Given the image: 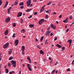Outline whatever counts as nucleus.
Wrapping results in <instances>:
<instances>
[{"instance_id":"b1692460","label":"nucleus","mask_w":74,"mask_h":74,"mask_svg":"<svg viewBox=\"0 0 74 74\" xmlns=\"http://www.w3.org/2000/svg\"><path fill=\"white\" fill-rule=\"evenodd\" d=\"M25 29H22L21 31V33H25Z\"/></svg>"},{"instance_id":"2eb2a0df","label":"nucleus","mask_w":74,"mask_h":74,"mask_svg":"<svg viewBox=\"0 0 74 74\" xmlns=\"http://www.w3.org/2000/svg\"><path fill=\"white\" fill-rule=\"evenodd\" d=\"M56 46L57 47H58V48H61L62 47V46H60V45H59V44H57L56 45Z\"/></svg>"},{"instance_id":"412c9836","label":"nucleus","mask_w":74,"mask_h":74,"mask_svg":"<svg viewBox=\"0 0 74 74\" xmlns=\"http://www.w3.org/2000/svg\"><path fill=\"white\" fill-rule=\"evenodd\" d=\"M24 4V3H23V2H21V3H20L19 4V5L21 6V5H23Z\"/></svg>"},{"instance_id":"20e7f679","label":"nucleus","mask_w":74,"mask_h":74,"mask_svg":"<svg viewBox=\"0 0 74 74\" xmlns=\"http://www.w3.org/2000/svg\"><path fill=\"white\" fill-rule=\"evenodd\" d=\"M68 42L69 43V48H70V46H71V43L72 42V40H68Z\"/></svg>"},{"instance_id":"4be33fe9","label":"nucleus","mask_w":74,"mask_h":74,"mask_svg":"<svg viewBox=\"0 0 74 74\" xmlns=\"http://www.w3.org/2000/svg\"><path fill=\"white\" fill-rule=\"evenodd\" d=\"M5 70L6 74L8 73V72L9 71H8V69H6Z\"/></svg>"},{"instance_id":"e2e57ef3","label":"nucleus","mask_w":74,"mask_h":74,"mask_svg":"<svg viewBox=\"0 0 74 74\" xmlns=\"http://www.w3.org/2000/svg\"><path fill=\"white\" fill-rule=\"evenodd\" d=\"M69 29H67L66 30V32H69Z\"/></svg>"},{"instance_id":"37998d69","label":"nucleus","mask_w":74,"mask_h":74,"mask_svg":"<svg viewBox=\"0 0 74 74\" xmlns=\"http://www.w3.org/2000/svg\"><path fill=\"white\" fill-rule=\"evenodd\" d=\"M58 5H59V7H60V2L58 4Z\"/></svg>"},{"instance_id":"8fccbe9b","label":"nucleus","mask_w":74,"mask_h":74,"mask_svg":"<svg viewBox=\"0 0 74 74\" xmlns=\"http://www.w3.org/2000/svg\"><path fill=\"white\" fill-rule=\"evenodd\" d=\"M52 28L53 29H56V27H55V26H53Z\"/></svg>"},{"instance_id":"0e129e2a","label":"nucleus","mask_w":74,"mask_h":74,"mask_svg":"<svg viewBox=\"0 0 74 74\" xmlns=\"http://www.w3.org/2000/svg\"><path fill=\"white\" fill-rule=\"evenodd\" d=\"M57 63H58V61H57L56 62V63L55 64V66H56V65H57Z\"/></svg>"},{"instance_id":"0eeeda50","label":"nucleus","mask_w":74,"mask_h":74,"mask_svg":"<svg viewBox=\"0 0 74 74\" xmlns=\"http://www.w3.org/2000/svg\"><path fill=\"white\" fill-rule=\"evenodd\" d=\"M14 43L16 44V46L18 44V40L17 39L14 42Z\"/></svg>"},{"instance_id":"f704fd0d","label":"nucleus","mask_w":74,"mask_h":74,"mask_svg":"<svg viewBox=\"0 0 74 74\" xmlns=\"http://www.w3.org/2000/svg\"><path fill=\"white\" fill-rule=\"evenodd\" d=\"M13 27H15V26H16V25H15V23H14L13 24Z\"/></svg>"},{"instance_id":"ddd939ff","label":"nucleus","mask_w":74,"mask_h":74,"mask_svg":"<svg viewBox=\"0 0 74 74\" xmlns=\"http://www.w3.org/2000/svg\"><path fill=\"white\" fill-rule=\"evenodd\" d=\"M40 54H42V55H44V53L43 52V51H42V50H41L40 51Z\"/></svg>"},{"instance_id":"f03ea898","label":"nucleus","mask_w":74,"mask_h":74,"mask_svg":"<svg viewBox=\"0 0 74 74\" xmlns=\"http://www.w3.org/2000/svg\"><path fill=\"white\" fill-rule=\"evenodd\" d=\"M44 18H42V19H41L39 21V24L40 25H42V23L44 22Z\"/></svg>"},{"instance_id":"13d9d810","label":"nucleus","mask_w":74,"mask_h":74,"mask_svg":"<svg viewBox=\"0 0 74 74\" xmlns=\"http://www.w3.org/2000/svg\"><path fill=\"white\" fill-rule=\"evenodd\" d=\"M10 11L9 10H8V14H10Z\"/></svg>"},{"instance_id":"bf43d9fd","label":"nucleus","mask_w":74,"mask_h":74,"mask_svg":"<svg viewBox=\"0 0 74 74\" xmlns=\"http://www.w3.org/2000/svg\"><path fill=\"white\" fill-rule=\"evenodd\" d=\"M47 29L48 30H49V29H50V27H49Z\"/></svg>"},{"instance_id":"6e6552de","label":"nucleus","mask_w":74,"mask_h":74,"mask_svg":"<svg viewBox=\"0 0 74 74\" xmlns=\"http://www.w3.org/2000/svg\"><path fill=\"white\" fill-rule=\"evenodd\" d=\"M51 33V31H48L47 32V33L46 34V36H47L48 35V36L49 35V34Z\"/></svg>"},{"instance_id":"4c0bfd02","label":"nucleus","mask_w":74,"mask_h":74,"mask_svg":"<svg viewBox=\"0 0 74 74\" xmlns=\"http://www.w3.org/2000/svg\"><path fill=\"white\" fill-rule=\"evenodd\" d=\"M70 71V68H69L67 70V71L69 72V71Z\"/></svg>"},{"instance_id":"dca6fc26","label":"nucleus","mask_w":74,"mask_h":74,"mask_svg":"<svg viewBox=\"0 0 74 74\" xmlns=\"http://www.w3.org/2000/svg\"><path fill=\"white\" fill-rule=\"evenodd\" d=\"M12 50H10L8 53V54H9V55H10V54H11V53H12Z\"/></svg>"},{"instance_id":"e433bc0d","label":"nucleus","mask_w":74,"mask_h":74,"mask_svg":"<svg viewBox=\"0 0 74 74\" xmlns=\"http://www.w3.org/2000/svg\"><path fill=\"white\" fill-rule=\"evenodd\" d=\"M37 47H38V48H39V49H41V47H40V46H39V45L37 46Z\"/></svg>"},{"instance_id":"393cba45","label":"nucleus","mask_w":74,"mask_h":74,"mask_svg":"<svg viewBox=\"0 0 74 74\" xmlns=\"http://www.w3.org/2000/svg\"><path fill=\"white\" fill-rule=\"evenodd\" d=\"M32 9H27V10H26V12H29L30 11H31Z\"/></svg>"},{"instance_id":"72a5a7b5","label":"nucleus","mask_w":74,"mask_h":74,"mask_svg":"<svg viewBox=\"0 0 74 74\" xmlns=\"http://www.w3.org/2000/svg\"><path fill=\"white\" fill-rule=\"evenodd\" d=\"M37 12H35L34 13V15H37Z\"/></svg>"},{"instance_id":"3c124183","label":"nucleus","mask_w":74,"mask_h":74,"mask_svg":"<svg viewBox=\"0 0 74 74\" xmlns=\"http://www.w3.org/2000/svg\"><path fill=\"white\" fill-rule=\"evenodd\" d=\"M32 16L31 15L29 17H28V18H32Z\"/></svg>"},{"instance_id":"6ab92c4d","label":"nucleus","mask_w":74,"mask_h":74,"mask_svg":"<svg viewBox=\"0 0 74 74\" xmlns=\"http://www.w3.org/2000/svg\"><path fill=\"white\" fill-rule=\"evenodd\" d=\"M47 41H48V39H46L45 41V44H48L49 43L47 42Z\"/></svg>"},{"instance_id":"4468645a","label":"nucleus","mask_w":74,"mask_h":74,"mask_svg":"<svg viewBox=\"0 0 74 74\" xmlns=\"http://www.w3.org/2000/svg\"><path fill=\"white\" fill-rule=\"evenodd\" d=\"M29 26L30 27V28H32V27H34V25L32 24H30L29 25Z\"/></svg>"},{"instance_id":"a878e982","label":"nucleus","mask_w":74,"mask_h":74,"mask_svg":"<svg viewBox=\"0 0 74 74\" xmlns=\"http://www.w3.org/2000/svg\"><path fill=\"white\" fill-rule=\"evenodd\" d=\"M61 49H62V51H64V50L65 49V47H63L61 48Z\"/></svg>"},{"instance_id":"5fc2aeb1","label":"nucleus","mask_w":74,"mask_h":74,"mask_svg":"<svg viewBox=\"0 0 74 74\" xmlns=\"http://www.w3.org/2000/svg\"><path fill=\"white\" fill-rule=\"evenodd\" d=\"M22 72V71H21L20 70L19 71V74H21V72Z\"/></svg>"},{"instance_id":"09e8293b","label":"nucleus","mask_w":74,"mask_h":74,"mask_svg":"<svg viewBox=\"0 0 74 74\" xmlns=\"http://www.w3.org/2000/svg\"><path fill=\"white\" fill-rule=\"evenodd\" d=\"M21 23H23V19H21Z\"/></svg>"},{"instance_id":"de8ad7c7","label":"nucleus","mask_w":74,"mask_h":74,"mask_svg":"<svg viewBox=\"0 0 74 74\" xmlns=\"http://www.w3.org/2000/svg\"><path fill=\"white\" fill-rule=\"evenodd\" d=\"M57 39H58V38L57 37L55 38H54V41H56Z\"/></svg>"},{"instance_id":"a19ab883","label":"nucleus","mask_w":74,"mask_h":74,"mask_svg":"<svg viewBox=\"0 0 74 74\" xmlns=\"http://www.w3.org/2000/svg\"><path fill=\"white\" fill-rule=\"evenodd\" d=\"M27 66L28 68L30 67V64H27Z\"/></svg>"},{"instance_id":"4d7b16f0","label":"nucleus","mask_w":74,"mask_h":74,"mask_svg":"<svg viewBox=\"0 0 74 74\" xmlns=\"http://www.w3.org/2000/svg\"><path fill=\"white\" fill-rule=\"evenodd\" d=\"M59 18H62V15H60L59 16Z\"/></svg>"},{"instance_id":"1a4fd4ad","label":"nucleus","mask_w":74,"mask_h":74,"mask_svg":"<svg viewBox=\"0 0 74 74\" xmlns=\"http://www.w3.org/2000/svg\"><path fill=\"white\" fill-rule=\"evenodd\" d=\"M68 19H69V18H67L65 20L63 21V22H64V23H67L68 22Z\"/></svg>"},{"instance_id":"f8f14e48","label":"nucleus","mask_w":74,"mask_h":74,"mask_svg":"<svg viewBox=\"0 0 74 74\" xmlns=\"http://www.w3.org/2000/svg\"><path fill=\"white\" fill-rule=\"evenodd\" d=\"M44 10V8H43V7H42L40 10V12H42Z\"/></svg>"},{"instance_id":"49530a36","label":"nucleus","mask_w":74,"mask_h":74,"mask_svg":"<svg viewBox=\"0 0 74 74\" xmlns=\"http://www.w3.org/2000/svg\"><path fill=\"white\" fill-rule=\"evenodd\" d=\"M54 26H53V24H51V27H52V28H53V27Z\"/></svg>"},{"instance_id":"2f4dec72","label":"nucleus","mask_w":74,"mask_h":74,"mask_svg":"<svg viewBox=\"0 0 74 74\" xmlns=\"http://www.w3.org/2000/svg\"><path fill=\"white\" fill-rule=\"evenodd\" d=\"M45 17L46 19H48V15H46L45 16Z\"/></svg>"},{"instance_id":"69168bd1","label":"nucleus","mask_w":74,"mask_h":74,"mask_svg":"<svg viewBox=\"0 0 74 74\" xmlns=\"http://www.w3.org/2000/svg\"><path fill=\"white\" fill-rule=\"evenodd\" d=\"M34 63L36 65H37V63L36 62H34Z\"/></svg>"},{"instance_id":"864d4df0","label":"nucleus","mask_w":74,"mask_h":74,"mask_svg":"<svg viewBox=\"0 0 74 74\" xmlns=\"http://www.w3.org/2000/svg\"><path fill=\"white\" fill-rule=\"evenodd\" d=\"M53 33H51L50 34V36H53Z\"/></svg>"},{"instance_id":"f3484780","label":"nucleus","mask_w":74,"mask_h":74,"mask_svg":"<svg viewBox=\"0 0 74 74\" xmlns=\"http://www.w3.org/2000/svg\"><path fill=\"white\" fill-rule=\"evenodd\" d=\"M13 59H14V57H10L9 58L8 60H12Z\"/></svg>"},{"instance_id":"c9c22d12","label":"nucleus","mask_w":74,"mask_h":74,"mask_svg":"<svg viewBox=\"0 0 74 74\" xmlns=\"http://www.w3.org/2000/svg\"><path fill=\"white\" fill-rule=\"evenodd\" d=\"M23 7H24V6H21L20 7V8H21V9H23Z\"/></svg>"},{"instance_id":"774afa93","label":"nucleus","mask_w":74,"mask_h":74,"mask_svg":"<svg viewBox=\"0 0 74 74\" xmlns=\"http://www.w3.org/2000/svg\"><path fill=\"white\" fill-rule=\"evenodd\" d=\"M49 60H51V58H50V57H49Z\"/></svg>"},{"instance_id":"5701e85b","label":"nucleus","mask_w":74,"mask_h":74,"mask_svg":"<svg viewBox=\"0 0 74 74\" xmlns=\"http://www.w3.org/2000/svg\"><path fill=\"white\" fill-rule=\"evenodd\" d=\"M43 38H44V36H42L41 37V39L40 40L41 41H42L43 40Z\"/></svg>"},{"instance_id":"052dcab7","label":"nucleus","mask_w":74,"mask_h":74,"mask_svg":"<svg viewBox=\"0 0 74 74\" xmlns=\"http://www.w3.org/2000/svg\"><path fill=\"white\" fill-rule=\"evenodd\" d=\"M56 13L55 12H54L53 13V14L56 15Z\"/></svg>"},{"instance_id":"a211bd4d","label":"nucleus","mask_w":74,"mask_h":74,"mask_svg":"<svg viewBox=\"0 0 74 74\" xmlns=\"http://www.w3.org/2000/svg\"><path fill=\"white\" fill-rule=\"evenodd\" d=\"M18 1H15L14 4V5H16L17 4H18Z\"/></svg>"},{"instance_id":"a18cd8bd","label":"nucleus","mask_w":74,"mask_h":74,"mask_svg":"<svg viewBox=\"0 0 74 74\" xmlns=\"http://www.w3.org/2000/svg\"><path fill=\"white\" fill-rule=\"evenodd\" d=\"M8 64L9 67H11V63H9Z\"/></svg>"},{"instance_id":"58836bf2","label":"nucleus","mask_w":74,"mask_h":74,"mask_svg":"<svg viewBox=\"0 0 74 74\" xmlns=\"http://www.w3.org/2000/svg\"><path fill=\"white\" fill-rule=\"evenodd\" d=\"M25 53L24 52V51H22V55H24Z\"/></svg>"},{"instance_id":"9b49d317","label":"nucleus","mask_w":74,"mask_h":74,"mask_svg":"<svg viewBox=\"0 0 74 74\" xmlns=\"http://www.w3.org/2000/svg\"><path fill=\"white\" fill-rule=\"evenodd\" d=\"M8 30H6L5 32H4V34L5 35H7L8 34Z\"/></svg>"},{"instance_id":"680f3d73","label":"nucleus","mask_w":74,"mask_h":74,"mask_svg":"<svg viewBox=\"0 0 74 74\" xmlns=\"http://www.w3.org/2000/svg\"><path fill=\"white\" fill-rule=\"evenodd\" d=\"M46 13H49V10L46 11Z\"/></svg>"},{"instance_id":"7ed1b4c3","label":"nucleus","mask_w":74,"mask_h":74,"mask_svg":"<svg viewBox=\"0 0 74 74\" xmlns=\"http://www.w3.org/2000/svg\"><path fill=\"white\" fill-rule=\"evenodd\" d=\"M31 4V0H29L27 2V4L28 7H29Z\"/></svg>"},{"instance_id":"c85d7f7f","label":"nucleus","mask_w":74,"mask_h":74,"mask_svg":"<svg viewBox=\"0 0 74 74\" xmlns=\"http://www.w3.org/2000/svg\"><path fill=\"white\" fill-rule=\"evenodd\" d=\"M12 8V7H10L8 10V11H10V10H11V9Z\"/></svg>"},{"instance_id":"c756f323","label":"nucleus","mask_w":74,"mask_h":74,"mask_svg":"<svg viewBox=\"0 0 74 74\" xmlns=\"http://www.w3.org/2000/svg\"><path fill=\"white\" fill-rule=\"evenodd\" d=\"M16 63L13 64V67H16Z\"/></svg>"},{"instance_id":"603ef678","label":"nucleus","mask_w":74,"mask_h":74,"mask_svg":"<svg viewBox=\"0 0 74 74\" xmlns=\"http://www.w3.org/2000/svg\"><path fill=\"white\" fill-rule=\"evenodd\" d=\"M8 1H7L6 3V5H8Z\"/></svg>"},{"instance_id":"f257e3e1","label":"nucleus","mask_w":74,"mask_h":74,"mask_svg":"<svg viewBox=\"0 0 74 74\" xmlns=\"http://www.w3.org/2000/svg\"><path fill=\"white\" fill-rule=\"evenodd\" d=\"M9 45V42H7V43H6L5 45L3 46V47L4 49H6V48H7L8 47Z\"/></svg>"},{"instance_id":"c03bdc74","label":"nucleus","mask_w":74,"mask_h":74,"mask_svg":"<svg viewBox=\"0 0 74 74\" xmlns=\"http://www.w3.org/2000/svg\"><path fill=\"white\" fill-rule=\"evenodd\" d=\"M27 59L28 60H30V58L29 57H27Z\"/></svg>"},{"instance_id":"ea45409f","label":"nucleus","mask_w":74,"mask_h":74,"mask_svg":"<svg viewBox=\"0 0 74 74\" xmlns=\"http://www.w3.org/2000/svg\"><path fill=\"white\" fill-rule=\"evenodd\" d=\"M69 17L70 19H72V18H73V16H70Z\"/></svg>"},{"instance_id":"6e6d98bb","label":"nucleus","mask_w":74,"mask_h":74,"mask_svg":"<svg viewBox=\"0 0 74 74\" xmlns=\"http://www.w3.org/2000/svg\"><path fill=\"white\" fill-rule=\"evenodd\" d=\"M7 5L6 4H5L4 8H5V7H7Z\"/></svg>"},{"instance_id":"7c9ffc66","label":"nucleus","mask_w":74,"mask_h":74,"mask_svg":"<svg viewBox=\"0 0 74 74\" xmlns=\"http://www.w3.org/2000/svg\"><path fill=\"white\" fill-rule=\"evenodd\" d=\"M51 2H52L51 1H50V2H49L47 3V5H50V4H51Z\"/></svg>"},{"instance_id":"cd10ccee","label":"nucleus","mask_w":74,"mask_h":74,"mask_svg":"<svg viewBox=\"0 0 74 74\" xmlns=\"http://www.w3.org/2000/svg\"><path fill=\"white\" fill-rule=\"evenodd\" d=\"M15 33H14L13 35V36H12V38H15Z\"/></svg>"},{"instance_id":"473e14b6","label":"nucleus","mask_w":74,"mask_h":74,"mask_svg":"<svg viewBox=\"0 0 74 74\" xmlns=\"http://www.w3.org/2000/svg\"><path fill=\"white\" fill-rule=\"evenodd\" d=\"M28 68L29 70L30 71H32V69H31V68H30V66L29 67H28Z\"/></svg>"},{"instance_id":"423d86ee","label":"nucleus","mask_w":74,"mask_h":74,"mask_svg":"<svg viewBox=\"0 0 74 74\" xmlns=\"http://www.w3.org/2000/svg\"><path fill=\"white\" fill-rule=\"evenodd\" d=\"M10 18L9 17L8 18L5 20V22H10Z\"/></svg>"},{"instance_id":"9d476101","label":"nucleus","mask_w":74,"mask_h":74,"mask_svg":"<svg viewBox=\"0 0 74 74\" xmlns=\"http://www.w3.org/2000/svg\"><path fill=\"white\" fill-rule=\"evenodd\" d=\"M11 62H12V64H11V65H12V64H15V63H16V61H14V60H12L11 61Z\"/></svg>"},{"instance_id":"aec40b11","label":"nucleus","mask_w":74,"mask_h":74,"mask_svg":"<svg viewBox=\"0 0 74 74\" xmlns=\"http://www.w3.org/2000/svg\"><path fill=\"white\" fill-rule=\"evenodd\" d=\"M22 51H23L25 50V47H24V46H22Z\"/></svg>"},{"instance_id":"338daca9","label":"nucleus","mask_w":74,"mask_h":74,"mask_svg":"<svg viewBox=\"0 0 74 74\" xmlns=\"http://www.w3.org/2000/svg\"><path fill=\"white\" fill-rule=\"evenodd\" d=\"M37 1V0H34L33 1V2H36Z\"/></svg>"},{"instance_id":"39448f33","label":"nucleus","mask_w":74,"mask_h":74,"mask_svg":"<svg viewBox=\"0 0 74 74\" xmlns=\"http://www.w3.org/2000/svg\"><path fill=\"white\" fill-rule=\"evenodd\" d=\"M22 15V12H19L17 15V17H19L21 16Z\"/></svg>"},{"instance_id":"79ce46f5","label":"nucleus","mask_w":74,"mask_h":74,"mask_svg":"<svg viewBox=\"0 0 74 74\" xmlns=\"http://www.w3.org/2000/svg\"><path fill=\"white\" fill-rule=\"evenodd\" d=\"M72 64L73 65L74 64V60H73L72 63Z\"/></svg>"},{"instance_id":"bb28decb","label":"nucleus","mask_w":74,"mask_h":74,"mask_svg":"<svg viewBox=\"0 0 74 74\" xmlns=\"http://www.w3.org/2000/svg\"><path fill=\"white\" fill-rule=\"evenodd\" d=\"M55 71H55V70H53V71L51 73V74H53V73H55Z\"/></svg>"}]
</instances>
